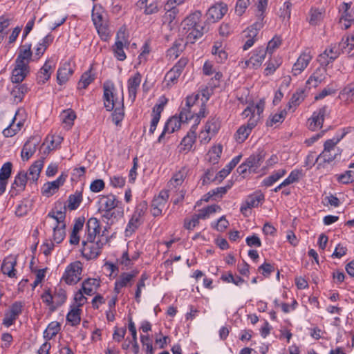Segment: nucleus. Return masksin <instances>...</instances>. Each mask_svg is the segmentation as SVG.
Here are the masks:
<instances>
[{
	"instance_id": "nucleus-37",
	"label": "nucleus",
	"mask_w": 354,
	"mask_h": 354,
	"mask_svg": "<svg viewBox=\"0 0 354 354\" xmlns=\"http://www.w3.org/2000/svg\"><path fill=\"white\" fill-rule=\"evenodd\" d=\"M52 62L47 60L37 74V80L39 84H44L50 77L53 72Z\"/></svg>"
},
{
	"instance_id": "nucleus-13",
	"label": "nucleus",
	"mask_w": 354,
	"mask_h": 354,
	"mask_svg": "<svg viewBox=\"0 0 354 354\" xmlns=\"http://www.w3.org/2000/svg\"><path fill=\"white\" fill-rule=\"evenodd\" d=\"M67 175L62 174L55 180L45 183L42 187L43 194L49 196L55 194L64 185Z\"/></svg>"
},
{
	"instance_id": "nucleus-38",
	"label": "nucleus",
	"mask_w": 354,
	"mask_h": 354,
	"mask_svg": "<svg viewBox=\"0 0 354 354\" xmlns=\"http://www.w3.org/2000/svg\"><path fill=\"white\" fill-rule=\"evenodd\" d=\"M103 212L102 218L107 220V223L109 221L111 223H113L115 221L123 217L124 212L121 207H116L111 210H104L101 211Z\"/></svg>"
},
{
	"instance_id": "nucleus-33",
	"label": "nucleus",
	"mask_w": 354,
	"mask_h": 354,
	"mask_svg": "<svg viewBox=\"0 0 354 354\" xmlns=\"http://www.w3.org/2000/svg\"><path fill=\"white\" fill-rule=\"evenodd\" d=\"M264 160V156L261 153L252 154L245 161L248 166L250 173H255Z\"/></svg>"
},
{
	"instance_id": "nucleus-15",
	"label": "nucleus",
	"mask_w": 354,
	"mask_h": 354,
	"mask_svg": "<svg viewBox=\"0 0 354 354\" xmlns=\"http://www.w3.org/2000/svg\"><path fill=\"white\" fill-rule=\"evenodd\" d=\"M264 201V195L259 192L250 195L244 204L241 207V212L245 214L248 209L258 207Z\"/></svg>"
},
{
	"instance_id": "nucleus-22",
	"label": "nucleus",
	"mask_w": 354,
	"mask_h": 354,
	"mask_svg": "<svg viewBox=\"0 0 354 354\" xmlns=\"http://www.w3.org/2000/svg\"><path fill=\"white\" fill-rule=\"evenodd\" d=\"M167 100L165 97H162L159 104H156L152 110V119L151 121L149 133H153L155 131L157 124L160 120L161 113L163 111L165 105L167 104Z\"/></svg>"
},
{
	"instance_id": "nucleus-20",
	"label": "nucleus",
	"mask_w": 354,
	"mask_h": 354,
	"mask_svg": "<svg viewBox=\"0 0 354 354\" xmlns=\"http://www.w3.org/2000/svg\"><path fill=\"white\" fill-rule=\"evenodd\" d=\"M350 8V3H342V10H344V12L339 19L342 28L348 29L351 26L352 23L354 22V12Z\"/></svg>"
},
{
	"instance_id": "nucleus-48",
	"label": "nucleus",
	"mask_w": 354,
	"mask_h": 354,
	"mask_svg": "<svg viewBox=\"0 0 354 354\" xmlns=\"http://www.w3.org/2000/svg\"><path fill=\"white\" fill-rule=\"evenodd\" d=\"M66 224H62V225H54L53 226V241L56 243H60L64 239Z\"/></svg>"
},
{
	"instance_id": "nucleus-19",
	"label": "nucleus",
	"mask_w": 354,
	"mask_h": 354,
	"mask_svg": "<svg viewBox=\"0 0 354 354\" xmlns=\"http://www.w3.org/2000/svg\"><path fill=\"white\" fill-rule=\"evenodd\" d=\"M340 53L341 51L338 47H336L335 46H330V48H326L323 53L319 55V62L322 65L327 66L330 62L336 59Z\"/></svg>"
},
{
	"instance_id": "nucleus-11",
	"label": "nucleus",
	"mask_w": 354,
	"mask_h": 354,
	"mask_svg": "<svg viewBox=\"0 0 354 354\" xmlns=\"http://www.w3.org/2000/svg\"><path fill=\"white\" fill-rule=\"evenodd\" d=\"M99 211L111 210L119 207L121 203L113 194L102 195L99 198Z\"/></svg>"
},
{
	"instance_id": "nucleus-62",
	"label": "nucleus",
	"mask_w": 354,
	"mask_h": 354,
	"mask_svg": "<svg viewBox=\"0 0 354 354\" xmlns=\"http://www.w3.org/2000/svg\"><path fill=\"white\" fill-rule=\"evenodd\" d=\"M12 163L10 162H7L1 168L0 170V180H6L10 176L12 171Z\"/></svg>"
},
{
	"instance_id": "nucleus-60",
	"label": "nucleus",
	"mask_w": 354,
	"mask_h": 354,
	"mask_svg": "<svg viewBox=\"0 0 354 354\" xmlns=\"http://www.w3.org/2000/svg\"><path fill=\"white\" fill-rule=\"evenodd\" d=\"M337 151H326L323 150V151L319 155L317 160L318 159H322L324 162H330L333 160H334L337 156Z\"/></svg>"
},
{
	"instance_id": "nucleus-3",
	"label": "nucleus",
	"mask_w": 354,
	"mask_h": 354,
	"mask_svg": "<svg viewBox=\"0 0 354 354\" xmlns=\"http://www.w3.org/2000/svg\"><path fill=\"white\" fill-rule=\"evenodd\" d=\"M82 244L81 252L85 259L88 260L94 259L100 255L102 247V243L100 239L95 241V239H89L84 237Z\"/></svg>"
},
{
	"instance_id": "nucleus-36",
	"label": "nucleus",
	"mask_w": 354,
	"mask_h": 354,
	"mask_svg": "<svg viewBox=\"0 0 354 354\" xmlns=\"http://www.w3.org/2000/svg\"><path fill=\"white\" fill-rule=\"evenodd\" d=\"M43 167V160H39L35 161L29 168L28 172L26 173L28 175V179L32 182L35 183L37 181L41 169Z\"/></svg>"
},
{
	"instance_id": "nucleus-59",
	"label": "nucleus",
	"mask_w": 354,
	"mask_h": 354,
	"mask_svg": "<svg viewBox=\"0 0 354 354\" xmlns=\"http://www.w3.org/2000/svg\"><path fill=\"white\" fill-rule=\"evenodd\" d=\"M166 10L165 19L169 22L171 23L176 17L178 13V9L176 7H171L167 5L165 6Z\"/></svg>"
},
{
	"instance_id": "nucleus-6",
	"label": "nucleus",
	"mask_w": 354,
	"mask_h": 354,
	"mask_svg": "<svg viewBox=\"0 0 354 354\" xmlns=\"http://www.w3.org/2000/svg\"><path fill=\"white\" fill-rule=\"evenodd\" d=\"M312 58L313 55L310 49H306L304 50L292 66V75L297 76L301 74V72L304 71L308 66L309 63L312 60Z\"/></svg>"
},
{
	"instance_id": "nucleus-1",
	"label": "nucleus",
	"mask_w": 354,
	"mask_h": 354,
	"mask_svg": "<svg viewBox=\"0 0 354 354\" xmlns=\"http://www.w3.org/2000/svg\"><path fill=\"white\" fill-rule=\"evenodd\" d=\"M201 16L200 11H196L182 22L181 34L186 37L187 43L194 44L203 35L205 28L200 24Z\"/></svg>"
},
{
	"instance_id": "nucleus-45",
	"label": "nucleus",
	"mask_w": 354,
	"mask_h": 354,
	"mask_svg": "<svg viewBox=\"0 0 354 354\" xmlns=\"http://www.w3.org/2000/svg\"><path fill=\"white\" fill-rule=\"evenodd\" d=\"M61 326L57 322H50L44 333V338L47 339H53L60 330Z\"/></svg>"
},
{
	"instance_id": "nucleus-49",
	"label": "nucleus",
	"mask_w": 354,
	"mask_h": 354,
	"mask_svg": "<svg viewBox=\"0 0 354 354\" xmlns=\"http://www.w3.org/2000/svg\"><path fill=\"white\" fill-rule=\"evenodd\" d=\"M140 257V252L138 251H135L133 254L131 255L129 254L128 251H124L121 257V258L118 260L119 263L125 266H129L131 264V261H136Z\"/></svg>"
},
{
	"instance_id": "nucleus-17",
	"label": "nucleus",
	"mask_w": 354,
	"mask_h": 354,
	"mask_svg": "<svg viewBox=\"0 0 354 354\" xmlns=\"http://www.w3.org/2000/svg\"><path fill=\"white\" fill-rule=\"evenodd\" d=\"M227 11V8L223 3L216 4L209 8L206 14L207 20L216 22L221 19Z\"/></svg>"
},
{
	"instance_id": "nucleus-16",
	"label": "nucleus",
	"mask_w": 354,
	"mask_h": 354,
	"mask_svg": "<svg viewBox=\"0 0 354 354\" xmlns=\"http://www.w3.org/2000/svg\"><path fill=\"white\" fill-rule=\"evenodd\" d=\"M138 272H123L115 282L114 290L117 294L120 292L122 288L131 286V281L137 276Z\"/></svg>"
},
{
	"instance_id": "nucleus-28",
	"label": "nucleus",
	"mask_w": 354,
	"mask_h": 354,
	"mask_svg": "<svg viewBox=\"0 0 354 354\" xmlns=\"http://www.w3.org/2000/svg\"><path fill=\"white\" fill-rule=\"evenodd\" d=\"M32 51L30 45H24L19 48V54L15 59V64H19L20 66H28L29 62L31 59Z\"/></svg>"
},
{
	"instance_id": "nucleus-2",
	"label": "nucleus",
	"mask_w": 354,
	"mask_h": 354,
	"mask_svg": "<svg viewBox=\"0 0 354 354\" xmlns=\"http://www.w3.org/2000/svg\"><path fill=\"white\" fill-rule=\"evenodd\" d=\"M104 89V104L107 111L113 110L116 106H122L123 95L119 100L115 96V86L111 81H106L103 84Z\"/></svg>"
},
{
	"instance_id": "nucleus-54",
	"label": "nucleus",
	"mask_w": 354,
	"mask_h": 354,
	"mask_svg": "<svg viewBox=\"0 0 354 354\" xmlns=\"http://www.w3.org/2000/svg\"><path fill=\"white\" fill-rule=\"evenodd\" d=\"M221 208L217 205H209L205 208H203L199 211L198 214H196L199 219H205L209 216L210 214L220 210Z\"/></svg>"
},
{
	"instance_id": "nucleus-23",
	"label": "nucleus",
	"mask_w": 354,
	"mask_h": 354,
	"mask_svg": "<svg viewBox=\"0 0 354 354\" xmlns=\"http://www.w3.org/2000/svg\"><path fill=\"white\" fill-rule=\"evenodd\" d=\"M39 140L35 137L30 138L24 144L21 156L23 160H28L35 153Z\"/></svg>"
},
{
	"instance_id": "nucleus-58",
	"label": "nucleus",
	"mask_w": 354,
	"mask_h": 354,
	"mask_svg": "<svg viewBox=\"0 0 354 354\" xmlns=\"http://www.w3.org/2000/svg\"><path fill=\"white\" fill-rule=\"evenodd\" d=\"M53 298L56 306H59L62 305L66 299L65 290L62 288L55 289L53 293Z\"/></svg>"
},
{
	"instance_id": "nucleus-55",
	"label": "nucleus",
	"mask_w": 354,
	"mask_h": 354,
	"mask_svg": "<svg viewBox=\"0 0 354 354\" xmlns=\"http://www.w3.org/2000/svg\"><path fill=\"white\" fill-rule=\"evenodd\" d=\"M142 220L132 215L125 230L126 235H131L141 225Z\"/></svg>"
},
{
	"instance_id": "nucleus-64",
	"label": "nucleus",
	"mask_w": 354,
	"mask_h": 354,
	"mask_svg": "<svg viewBox=\"0 0 354 354\" xmlns=\"http://www.w3.org/2000/svg\"><path fill=\"white\" fill-rule=\"evenodd\" d=\"M184 123H187L189 120L194 118L191 109L189 107H183L178 116Z\"/></svg>"
},
{
	"instance_id": "nucleus-30",
	"label": "nucleus",
	"mask_w": 354,
	"mask_h": 354,
	"mask_svg": "<svg viewBox=\"0 0 354 354\" xmlns=\"http://www.w3.org/2000/svg\"><path fill=\"white\" fill-rule=\"evenodd\" d=\"M261 23L257 22L248 28L245 31L248 32L246 35L248 39L243 46V50H248L253 46L258 34V30L261 28Z\"/></svg>"
},
{
	"instance_id": "nucleus-4",
	"label": "nucleus",
	"mask_w": 354,
	"mask_h": 354,
	"mask_svg": "<svg viewBox=\"0 0 354 354\" xmlns=\"http://www.w3.org/2000/svg\"><path fill=\"white\" fill-rule=\"evenodd\" d=\"M82 272V266L81 262L75 261L66 267L62 279L67 284H75L81 279Z\"/></svg>"
},
{
	"instance_id": "nucleus-12",
	"label": "nucleus",
	"mask_w": 354,
	"mask_h": 354,
	"mask_svg": "<svg viewBox=\"0 0 354 354\" xmlns=\"http://www.w3.org/2000/svg\"><path fill=\"white\" fill-rule=\"evenodd\" d=\"M199 121L197 124H194L187 135L183 138L180 142V151L187 153L192 149L196 139V130Z\"/></svg>"
},
{
	"instance_id": "nucleus-10",
	"label": "nucleus",
	"mask_w": 354,
	"mask_h": 354,
	"mask_svg": "<svg viewBox=\"0 0 354 354\" xmlns=\"http://www.w3.org/2000/svg\"><path fill=\"white\" fill-rule=\"evenodd\" d=\"M182 124H184V122L177 115L171 117L165 123L164 129L158 138V142H162L167 133L171 134L178 130Z\"/></svg>"
},
{
	"instance_id": "nucleus-56",
	"label": "nucleus",
	"mask_w": 354,
	"mask_h": 354,
	"mask_svg": "<svg viewBox=\"0 0 354 354\" xmlns=\"http://www.w3.org/2000/svg\"><path fill=\"white\" fill-rule=\"evenodd\" d=\"M66 205H62V203H57L55 207L50 212H53L56 216H58L59 221H64L66 218Z\"/></svg>"
},
{
	"instance_id": "nucleus-44",
	"label": "nucleus",
	"mask_w": 354,
	"mask_h": 354,
	"mask_svg": "<svg viewBox=\"0 0 354 354\" xmlns=\"http://www.w3.org/2000/svg\"><path fill=\"white\" fill-rule=\"evenodd\" d=\"M15 117L12 119V123L3 131V134L5 137L9 138L12 137L18 131H20L21 127L24 126V123L21 121L18 122L17 124L15 123Z\"/></svg>"
},
{
	"instance_id": "nucleus-8",
	"label": "nucleus",
	"mask_w": 354,
	"mask_h": 354,
	"mask_svg": "<svg viewBox=\"0 0 354 354\" xmlns=\"http://www.w3.org/2000/svg\"><path fill=\"white\" fill-rule=\"evenodd\" d=\"M257 124V120L250 118L247 124L241 125L236 131L234 135L236 141L239 143L243 142Z\"/></svg>"
},
{
	"instance_id": "nucleus-63",
	"label": "nucleus",
	"mask_w": 354,
	"mask_h": 354,
	"mask_svg": "<svg viewBox=\"0 0 354 354\" xmlns=\"http://www.w3.org/2000/svg\"><path fill=\"white\" fill-rule=\"evenodd\" d=\"M141 342L144 348H145V351L147 354H153V349L152 346V342L150 337L148 335H141L140 336Z\"/></svg>"
},
{
	"instance_id": "nucleus-53",
	"label": "nucleus",
	"mask_w": 354,
	"mask_h": 354,
	"mask_svg": "<svg viewBox=\"0 0 354 354\" xmlns=\"http://www.w3.org/2000/svg\"><path fill=\"white\" fill-rule=\"evenodd\" d=\"M95 79L94 74L92 73L91 68L84 73L78 83L79 87L86 88Z\"/></svg>"
},
{
	"instance_id": "nucleus-5",
	"label": "nucleus",
	"mask_w": 354,
	"mask_h": 354,
	"mask_svg": "<svg viewBox=\"0 0 354 354\" xmlns=\"http://www.w3.org/2000/svg\"><path fill=\"white\" fill-rule=\"evenodd\" d=\"M188 63L186 57H182L165 76L164 82L169 87L177 83L183 68Z\"/></svg>"
},
{
	"instance_id": "nucleus-7",
	"label": "nucleus",
	"mask_w": 354,
	"mask_h": 354,
	"mask_svg": "<svg viewBox=\"0 0 354 354\" xmlns=\"http://www.w3.org/2000/svg\"><path fill=\"white\" fill-rule=\"evenodd\" d=\"M169 196L167 190H162L158 196L153 199L151 212L154 217L158 216L162 214V209L166 206Z\"/></svg>"
},
{
	"instance_id": "nucleus-21",
	"label": "nucleus",
	"mask_w": 354,
	"mask_h": 354,
	"mask_svg": "<svg viewBox=\"0 0 354 354\" xmlns=\"http://www.w3.org/2000/svg\"><path fill=\"white\" fill-rule=\"evenodd\" d=\"M73 73V66L70 61L64 62L58 69L57 80L59 84L66 83Z\"/></svg>"
},
{
	"instance_id": "nucleus-31",
	"label": "nucleus",
	"mask_w": 354,
	"mask_h": 354,
	"mask_svg": "<svg viewBox=\"0 0 354 354\" xmlns=\"http://www.w3.org/2000/svg\"><path fill=\"white\" fill-rule=\"evenodd\" d=\"M85 219L79 217L75 220L73 230L70 235L69 242L71 245H77L80 243V236L79 232L82 230Z\"/></svg>"
},
{
	"instance_id": "nucleus-42",
	"label": "nucleus",
	"mask_w": 354,
	"mask_h": 354,
	"mask_svg": "<svg viewBox=\"0 0 354 354\" xmlns=\"http://www.w3.org/2000/svg\"><path fill=\"white\" fill-rule=\"evenodd\" d=\"M28 179V175L24 171H21L15 177L12 189H17V192H21L25 189Z\"/></svg>"
},
{
	"instance_id": "nucleus-27",
	"label": "nucleus",
	"mask_w": 354,
	"mask_h": 354,
	"mask_svg": "<svg viewBox=\"0 0 354 354\" xmlns=\"http://www.w3.org/2000/svg\"><path fill=\"white\" fill-rule=\"evenodd\" d=\"M136 6L139 10H143V13L146 15L156 14L160 10L156 1L149 3L148 0H138Z\"/></svg>"
},
{
	"instance_id": "nucleus-18",
	"label": "nucleus",
	"mask_w": 354,
	"mask_h": 354,
	"mask_svg": "<svg viewBox=\"0 0 354 354\" xmlns=\"http://www.w3.org/2000/svg\"><path fill=\"white\" fill-rule=\"evenodd\" d=\"M266 50L263 47L256 49L251 57L245 61V64L247 67L257 68L259 67L266 58Z\"/></svg>"
},
{
	"instance_id": "nucleus-51",
	"label": "nucleus",
	"mask_w": 354,
	"mask_h": 354,
	"mask_svg": "<svg viewBox=\"0 0 354 354\" xmlns=\"http://www.w3.org/2000/svg\"><path fill=\"white\" fill-rule=\"evenodd\" d=\"M81 309L79 308H73L67 314L66 320L71 324L72 326H76L80 324Z\"/></svg>"
},
{
	"instance_id": "nucleus-9",
	"label": "nucleus",
	"mask_w": 354,
	"mask_h": 354,
	"mask_svg": "<svg viewBox=\"0 0 354 354\" xmlns=\"http://www.w3.org/2000/svg\"><path fill=\"white\" fill-rule=\"evenodd\" d=\"M326 114V106H323L315 111L308 120L309 129L311 131H315L322 128Z\"/></svg>"
},
{
	"instance_id": "nucleus-41",
	"label": "nucleus",
	"mask_w": 354,
	"mask_h": 354,
	"mask_svg": "<svg viewBox=\"0 0 354 354\" xmlns=\"http://www.w3.org/2000/svg\"><path fill=\"white\" fill-rule=\"evenodd\" d=\"M26 92L27 87L25 85L17 84L15 86L10 92L13 102L18 104L21 102Z\"/></svg>"
},
{
	"instance_id": "nucleus-34",
	"label": "nucleus",
	"mask_w": 354,
	"mask_h": 354,
	"mask_svg": "<svg viewBox=\"0 0 354 354\" xmlns=\"http://www.w3.org/2000/svg\"><path fill=\"white\" fill-rule=\"evenodd\" d=\"M306 97L305 90L299 88L292 95L290 101L288 103V109L292 112L295 111L296 108L304 100Z\"/></svg>"
},
{
	"instance_id": "nucleus-32",
	"label": "nucleus",
	"mask_w": 354,
	"mask_h": 354,
	"mask_svg": "<svg viewBox=\"0 0 354 354\" xmlns=\"http://www.w3.org/2000/svg\"><path fill=\"white\" fill-rule=\"evenodd\" d=\"M100 286V281L94 278L85 279L82 283L81 290L85 295H92L95 294Z\"/></svg>"
},
{
	"instance_id": "nucleus-24",
	"label": "nucleus",
	"mask_w": 354,
	"mask_h": 354,
	"mask_svg": "<svg viewBox=\"0 0 354 354\" xmlns=\"http://www.w3.org/2000/svg\"><path fill=\"white\" fill-rule=\"evenodd\" d=\"M17 264V257L13 255H10L4 259L1 265V271L4 274L8 275L9 277H15L16 276L17 270L15 267Z\"/></svg>"
},
{
	"instance_id": "nucleus-26",
	"label": "nucleus",
	"mask_w": 354,
	"mask_h": 354,
	"mask_svg": "<svg viewBox=\"0 0 354 354\" xmlns=\"http://www.w3.org/2000/svg\"><path fill=\"white\" fill-rule=\"evenodd\" d=\"M86 234L84 237L89 239H95L96 236L100 233L101 227L99 220L96 218H90L86 223Z\"/></svg>"
},
{
	"instance_id": "nucleus-39",
	"label": "nucleus",
	"mask_w": 354,
	"mask_h": 354,
	"mask_svg": "<svg viewBox=\"0 0 354 354\" xmlns=\"http://www.w3.org/2000/svg\"><path fill=\"white\" fill-rule=\"evenodd\" d=\"M338 48L342 53H350L354 48V37L352 35L343 37L339 43Z\"/></svg>"
},
{
	"instance_id": "nucleus-35",
	"label": "nucleus",
	"mask_w": 354,
	"mask_h": 354,
	"mask_svg": "<svg viewBox=\"0 0 354 354\" xmlns=\"http://www.w3.org/2000/svg\"><path fill=\"white\" fill-rule=\"evenodd\" d=\"M326 76V69L325 68H318L307 80V84L313 87H317L325 80Z\"/></svg>"
},
{
	"instance_id": "nucleus-14",
	"label": "nucleus",
	"mask_w": 354,
	"mask_h": 354,
	"mask_svg": "<svg viewBox=\"0 0 354 354\" xmlns=\"http://www.w3.org/2000/svg\"><path fill=\"white\" fill-rule=\"evenodd\" d=\"M125 40L124 31L120 29L117 33L116 41L112 47L115 56L120 61H124L126 59V55L123 50Z\"/></svg>"
},
{
	"instance_id": "nucleus-40",
	"label": "nucleus",
	"mask_w": 354,
	"mask_h": 354,
	"mask_svg": "<svg viewBox=\"0 0 354 354\" xmlns=\"http://www.w3.org/2000/svg\"><path fill=\"white\" fill-rule=\"evenodd\" d=\"M186 175V171L185 169L179 170L175 173L171 179L168 183V187L170 189H176L178 186L181 185L183 183Z\"/></svg>"
},
{
	"instance_id": "nucleus-57",
	"label": "nucleus",
	"mask_w": 354,
	"mask_h": 354,
	"mask_svg": "<svg viewBox=\"0 0 354 354\" xmlns=\"http://www.w3.org/2000/svg\"><path fill=\"white\" fill-rule=\"evenodd\" d=\"M113 109L112 120L116 125H118L124 116V106H116Z\"/></svg>"
},
{
	"instance_id": "nucleus-25",
	"label": "nucleus",
	"mask_w": 354,
	"mask_h": 354,
	"mask_svg": "<svg viewBox=\"0 0 354 354\" xmlns=\"http://www.w3.org/2000/svg\"><path fill=\"white\" fill-rule=\"evenodd\" d=\"M141 75L137 72L133 76L131 77L127 82L129 97L133 102L136 97L137 91L141 82Z\"/></svg>"
},
{
	"instance_id": "nucleus-52",
	"label": "nucleus",
	"mask_w": 354,
	"mask_h": 354,
	"mask_svg": "<svg viewBox=\"0 0 354 354\" xmlns=\"http://www.w3.org/2000/svg\"><path fill=\"white\" fill-rule=\"evenodd\" d=\"M61 118L64 124L68 128L73 125L74 120L76 118L75 113L71 110H64L61 114Z\"/></svg>"
},
{
	"instance_id": "nucleus-50",
	"label": "nucleus",
	"mask_w": 354,
	"mask_h": 354,
	"mask_svg": "<svg viewBox=\"0 0 354 354\" xmlns=\"http://www.w3.org/2000/svg\"><path fill=\"white\" fill-rule=\"evenodd\" d=\"M347 132L342 133L340 136H337L332 139L327 140L324 145V150L337 151L335 149L336 145L344 137Z\"/></svg>"
},
{
	"instance_id": "nucleus-61",
	"label": "nucleus",
	"mask_w": 354,
	"mask_h": 354,
	"mask_svg": "<svg viewBox=\"0 0 354 354\" xmlns=\"http://www.w3.org/2000/svg\"><path fill=\"white\" fill-rule=\"evenodd\" d=\"M147 207L148 205L146 201L140 202L137 205L133 215L142 220V218L144 216L147 210Z\"/></svg>"
},
{
	"instance_id": "nucleus-47",
	"label": "nucleus",
	"mask_w": 354,
	"mask_h": 354,
	"mask_svg": "<svg viewBox=\"0 0 354 354\" xmlns=\"http://www.w3.org/2000/svg\"><path fill=\"white\" fill-rule=\"evenodd\" d=\"M204 128L212 135L215 136L220 129V120L216 117L209 118L206 122Z\"/></svg>"
},
{
	"instance_id": "nucleus-46",
	"label": "nucleus",
	"mask_w": 354,
	"mask_h": 354,
	"mask_svg": "<svg viewBox=\"0 0 354 354\" xmlns=\"http://www.w3.org/2000/svg\"><path fill=\"white\" fill-rule=\"evenodd\" d=\"M286 173L285 169H279L273 172L270 176L263 179L262 184L264 186L270 187L276 183L279 178L283 177Z\"/></svg>"
},
{
	"instance_id": "nucleus-43",
	"label": "nucleus",
	"mask_w": 354,
	"mask_h": 354,
	"mask_svg": "<svg viewBox=\"0 0 354 354\" xmlns=\"http://www.w3.org/2000/svg\"><path fill=\"white\" fill-rule=\"evenodd\" d=\"M82 201V192L76 191L74 194H71L67 201L66 208L69 210L76 209Z\"/></svg>"
},
{
	"instance_id": "nucleus-29",
	"label": "nucleus",
	"mask_w": 354,
	"mask_h": 354,
	"mask_svg": "<svg viewBox=\"0 0 354 354\" xmlns=\"http://www.w3.org/2000/svg\"><path fill=\"white\" fill-rule=\"evenodd\" d=\"M28 73V66H20L19 64H15V66L12 72L11 80L13 83L19 84L25 79Z\"/></svg>"
}]
</instances>
